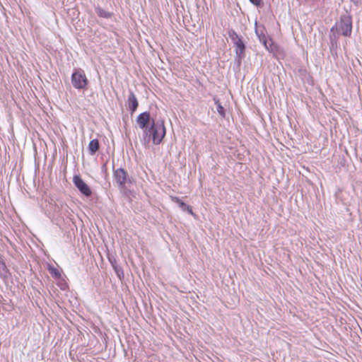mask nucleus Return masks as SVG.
Instances as JSON below:
<instances>
[{
    "instance_id": "nucleus-12",
    "label": "nucleus",
    "mask_w": 362,
    "mask_h": 362,
    "mask_svg": "<svg viewBox=\"0 0 362 362\" xmlns=\"http://www.w3.org/2000/svg\"><path fill=\"white\" fill-rule=\"evenodd\" d=\"M95 12L100 17H102V18H108L111 16L109 12L106 11L105 10H104L100 7H98L95 8Z\"/></svg>"
},
{
    "instance_id": "nucleus-3",
    "label": "nucleus",
    "mask_w": 362,
    "mask_h": 362,
    "mask_svg": "<svg viewBox=\"0 0 362 362\" xmlns=\"http://www.w3.org/2000/svg\"><path fill=\"white\" fill-rule=\"evenodd\" d=\"M336 30L344 36H350L352 30V20L350 16L344 15L335 25Z\"/></svg>"
},
{
    "instance_id": "nucleus-15",
    "label": "nucleus",
    "mask_w": 362,
    "mask_h": 362,
    "mask_svg": "<svg viewBox=\"0 0 362 362\" xmlns=\"http://www.w3.org/2000/svg\"><path fill=\"white\" fill-rule=\"evenodd\" d=\"M253 5L256 6H261L263 4V0H249Z\"/></svg>"
},
{
    "instance_id": "nucleus-2",
    "label": "nucleus",
    "mask_w": 362,
    "mask_h": 362,
    "mask_svg": "<svg viewBox=\"0 0 362 362\" xmlns=\"http://www.w3.org/2000/svg\"><path fill=\"white\" fill-rule=\"evenodd\" d=\"M228 36L235 47L236 61L240 64L242 59L245 57V44L243 37L233 30L228 31Z\"/></svg>"
},
{
    "instance_id": "nucleus-1",
    "label": "nucleus",
    "mask_w": 362,
    "mask_h": 362,
    "mask_svg": "<svg viewBox=\"0 0 362 362\" xmlns=\"http://www.w3.org/2000/svg\"><path fill=\"white\" fill-rule=\"evenodd\" d=\"M145 134V139L148 137V141H149L151 138H152L154 144H159L165 135V128L163 121L152 120L151 127L146 130Z\"/></svg>"
},
{
    "instance_id": "nucleus-10",
    "label": "nucleus",
    "mask_w": 362,
    "mask_h": 362,
    "mask_svg": "<svg viewBox=\"0 0 362 362\" xmlns=\"http://www.w3.org/2000/svg\"><path fill=\"white\" fill-rule=\"evenodd\" d=\"M100 148L99 141L96 139H93L88 144V151L90 156H93Z\"/></svg>"
},
{
    "instance_id": "nucleus-11",
    "label": "nucleus",
    "mask_w": 362,
    "mask_h": 362,
    "mask_svg": "<svg viewBox=\"0 0 362 362\" xmlns=\"http://www.w3.org/2000/svg\"><path fill=\"white\" fill-rule=\"evenodd\" d=\"M173 201L177 204L178 206L184 211H187L189 214L193 215L192 207L186 204L184 202L177 197L173 198Z\"/></svg>"
},
{
    "instance_id": "nucleus-14",
    "label": "nucleus",
    "mask_w": 362,
    "mask_h": 362,
    "mask_svg": "<svg viewBox=\"0 0 362 362\" xmlns=\"http://www.w3.org/2000/svg\"><path fill=\"white\" fill-rule=\"evenodd\" d=\"M8 272V269L5 263L0 260V275L6 276Z\"/></svg>"
},
{
    "instance_id": "nucleus-5",
    "label": "nucleus",
    "mask_w": 362,
    "mask_h": 362,
    "mask_svg": "<svg viewBox=\"0 0 362 362\" xmlns=\"http://www.w3.org/2000/svg\"><path fill=\"white\" fill-rule=\"evenodd\" d=\"M114 177L115 180L121 189H125L127 184H131L132 181L128 173L123 168H120L115 170Z\"/></svg>"
},
{
    "instance_id": "nucleus-8",
    "label": "nucleus",
    "mask_w": 362,
    "mask_h": 362,
    "mask_svg": "<svg viewBox=\"0 0 362 362\" xmlns=\"http://www.w3.org/2000/svg\"><path fill=\"white\" fill-rule=\"evenodd\" d=\"M127 105L129 110L131 111V114H133L139 106L138 100L132 91H130L128 96Z\"/></svg>"
},
{
    "instance_id": "nucleus-17",
    "label": "nucleus",
    "mask_w": 362,
    "mask_h": 362,
    "mask_svg": "<svg viewBox=\"0 0 362 362\" xmlns=\"http://www.w3.org/2000/svg\"><path fill=\"white\" fill-rule=\"evenodd\" d=\"M54 274H55L56 276H59V274L57 272H54Z\"/></svg>"
},
{
    "instance_id": "nucleus-9",
    "label": "nucleus",
    "mask_w": 362,
    "mask_h": 362,
    "mask_svg": "<svg viewBox=\"0 0 362 362\" xmlns=\"http://www.w3.org/2000/svg\"><path fill=\"white\" fill-rule=\"evenodd\" d=\"M255 33L261 42L264 45L267 49L269 50V47L272 46V40H267V36L264 34L262 30H255Z\"/></svg>"
},
{
    "instance_id": "nucleus-6",
    "label": "nucleus",
    "mask_w": 362,
    "mask_h": 362,
    "mask_svg": "<svg viewBox=\"0 0 362 362\" xmlns=\"http://www.w3.org/2000/svg\"><path fill=\"white\" fill-rule=\"evenodd\" d=\"M73 182L78 189L84 194L86 197H90L92 194V191L88 185L81 179L79 175H74L73 177Z\"/></svg>"
},
{
    "instance_id": "nucleus-16",
    "label": "nucleus",
    "mask_w": 362,
    "mask_h": 362,
    "mask_svg": "<svg viewBox=\"0 0 362 362\" xmlns=\"http://www.w3.org/2000/svg\"><path fill=\"white\" fill-rule=\"evenodd\" d=\"M112 266L114 267L116 273L119 276V272H121V268H118V267H115L113 264H112Z\"/></svg>"
},
{
    "instance_id": "nucleus-7",
    "label": "nucleus",
    "mask_w": 362,
    "mask_h": 362,
    "mask_svg": "<svg viewBox=\"0 0 362 362\" xmlns=\"http://www.w3.org/2000/svg\"><path fill=\"white\" fill-rule=\"evenodd\" d=\"M152 120H154L151 117V115L148 112H144L141 113L136 119V123L140 129H144V132L148 129V124H152Z\"/></svg>"
},
{
    "instance_id": "nucleus-13",
    "label": "nucleus",
    "mask_w": 362,
    "mask_h": 362,
    "mask_svg": "<svg viewBox=\"0 0 362 362\" xmlns=\"http://www.w3.org/2000/svg\"><path fill=\"white\" fill-rule=\"evenodd\" d=\"M216 110L218 114L222 117H225V110L221 104L218 101H216Z\"/></svg>"
},
{
    "instance_id": "nucleus-4",
    "label": "nucleus",
    "mask_w": 362,
    "mask_h": 362,
    "mask_svg": "<svg viewBox=\"0 0 362 362\" xmlns=\"http://www.w3.org/2000/svg\"><path fill=\"white\" fill-rule=\"evenodd\" d=\"M71 83L75 88L85 89L88 85V79L83 70H75L71 75Z\"/></svg>"
}]
</instances>
